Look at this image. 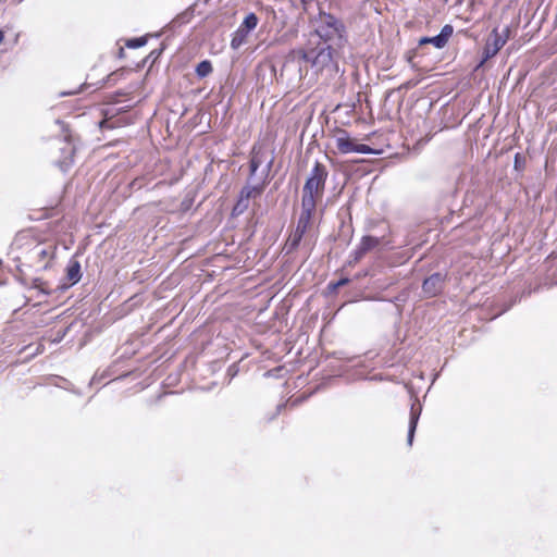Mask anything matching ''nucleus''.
<instances>
[{
  "instance_id": "21",
  "label": "nucleus",
  "mask_w": 557,
  "mask_h": 557,
  "mask_svg": "<svg viewBox=\"0 0 557 557\" xmlns=\"http://www.w3.org/2000/svg\"><path fill=\"white\" fill-rule=\"evenodd\" d=\"M146 42H147V39L145 37H138V38H133V39L128 40L126 46L128 48H139V47L145 46Z\"/></svg>"
},
{
  "instance_id": "5",
  "label": "nucleus",
  "mask_w": 557,
  "mask_h": 557,
  "mask_svg": "<svg viewBox=\"0 0 557 557\" xmlns=\"http://www.w3.org/2000/svg\"><path fill=\"white\" fill-rule=\"evenodd\" d=\"M509 29H504V34H499L497 29H494L491 34L488 41L486 42L484 53L485 59L494 57L506 44L508 39Z\"/></svg>"
},
{
  "instance_id": "26",
  "label": "nucleus",
  "mask_w": 557,
  "mask_h": 557,
  "mask_svg": "<svg viewBox=\"0 0 557 557\" xmlns=\"http://www.w3.org/2000/svg\"><path fill=\"white\" fill-rule=\"evenodd\" d=\"M300 1H301L302 4L306 5V4L310 3V2H312L313 0H300Z\"/></svg>"
},
{
  "instance_id": "10",
  "label": "nucleus",
  "mask_w": 557,
  "mask_h": 557,
  "mask_svg": "<svg viewBox=\"0 0 557 557\" xmlns=\"http://www.w3.org/2000/svg\"><path fill=\"white\" fill-rule=\"evenodd\" d=\"M420 413H421V406L413 404L411 406L410 419H409V428H408V436H407L408 445H412L414 432H416L417 424H418V421L420 418Z\"/></svg>"
},
{
  "instance_id": "6",
  "label": "nucleus",
  "mask_w": 557,
  "mask_h": 557,
  "mask_svg": "<svg viewBox=\"0 0 557 557\" xmlns=\"http://www.w3.org/2000/svg\"><path fill=\"white\" fill-rule=\"evenodd\" d=\"M379 245H380L379 238L373 237V236H363L361 238L358 247L354 250V252L351 255L352 259L349 260V264L354 265V264L358 263L367 252L371 251Z\"/></svg>"
},
{
  "instance_id": "24",
  "label": "nucleus",
  "mask_w": 557,
  "mask_h": 557,
  "mask_svg": "<svg viewBox=\"0 0 557 557\" xmlns=\"http://www.w3.org/2000/svg\"><path fill=\"white\" fill-rule=\"evenodd\" d=\"M347 283H348V278H342V280H339L337 283H335V284L333 285V287H334V288H337V287L343 286V285H345V284H347Z\"/></svg>"
},
{
  "instance_id": "1",
  "label": "nucleus",
  "mask_w": 557,
  "mask_h": 557,
  "mask_svg": "<svg viewBox=\"0 0 557 557\" xmlns=\"http://www.w3.org/2000/svg\"><path fill=\"white\" fill-rule=\"evenodd\" d=\"M327 175L329 172L325 165H323L320 162H315L302 187V202H306L308 205L310 202L317 206V202L323 196Z\"/></svg>"
},
{
  "instance_id": "16",
  "label": "nucleus",
  "mask_w": 557,
  "mask_h": 557,
  "mask_svg": "<svg viewBox=\"0 0 557 557\" xmlns=\"http://www.w3.org/2000/svg\"><path fill=\"white\" fill-rule=\"evenodd\" d=\"M248 34L239 28L234 33V36L231 41V47L233 49H238L247 39Z\"/></svg>"
},
{
  "instance_id": "7",
  "label": "nucleus",
  "mask_w": 557,
  "mask_h": 557,
  "mask_svg": "<svg viewBox=\"0 0 557 557\" xmlns=\"http://www.w3.org/2000/svg\"><path fill=\"white\" fill-rule=\"evenodd\" d=\"M445 275L437 272L429 277H426L423 282L422 288L425 295L433 297L442 292L444 287Z\"/></svg>"
},
{
  "instance_id": "11",
  "label": "nucleus",
  "mask_w": 557,
  "mask_h": 557,
  "mask_svg": "<svg viewBox=\"0 0 557 557\" xmlns=\"http://www.w3.org/2000/svg\"><path fill=\"white\" fill-rule=\"evenodd\" d=\"M66 277L71 285L76 284L81 277V264L77 260L72 259L66 267Z\"/></svg>"
},
{
  "instance_id": "8",
  "label": "nucleus",
  "mask_w": 557,
  "mask_h": 557,
  "mask_svg": "<svg viewBox=\"0 0 557 557\" xmlns=\"http://www.w3.org/2000/svg\"><path fill=\"white\" fill-rule=\"evenodd\" d=\"M54 255L52 245L36 244L28 252L29 260H38L42 262V267L47 265V260H51Z\"/></svg>"
},
{
  "instance_id": "22",
  "label": "nucleus",
  "mask_w": 557,
  "mask_h": 557,
  "mask_svg": "<svg viewBox=\"0 0 557 557\" xmlns=\"http://www.w3.org/2000/svg\"><path fill=\"white\" fill-rule=\"evenodd\" d=\"M453 35V27L450 25H445L441 33L438 34L440 37H443V42L446 46L449 37Z\"/></svg>"
},
{
  "instance_id": "14",
  "label": "nucleus",
  "mask_w": 557,
  "mask_h": 557,
  "mask_svg": "<svg viewBox=\"0 0 557 557\" xmlns=\"http://www.w3.org/2000/svg\"><path fill=\"white\" fill-rule=\"evenodd\" d=\"M264 185H265L264 182L260 185H255V186L247 185L242 189L240 196H243L244 198H246L248 200L252 197L256 198L262 194V191L264 189Z\"/></svg>"
},
{
  "instance_id": "23",
  "label": "nucleus",
  "mask_w": 557,
  "mask_h": 557,
  "mask_svg": "<svg viewBox=\"0 0 557 557\" xmlns=\"http://www.w3.org/2000/svg\"><path fill=\"white\" fill-rule=\"evenodd\" d=\"M73 163V160L70 159V160H64V161H61L59 163V166L61 168V170L65 171L71 164Z\"/></svg>"
},
{
  "instance_id": "19",
  "label": "nucleus",
  "mask_w": 557,
  "mask_h": 557,
  "mask_svg": "<svg viewBox=\"0 0 557 557\" xmlns=\"http://www.w3.org/2000/svg\"><path fill=\"white\" fill-rule=\"evenodd\" d=\"M262 162H263V159L260 153L256 152L252 154V157L250 159V163H249L251 176H253L256 174L257 170L260 168Z\"/></svg>"
},
{
  "instance_id": "12",
  "label": "nucleus",
  "mask_w": 557,
  "mask_h": 557,
  "mask_svg": "<svg viewBox=\"0 0 557 557\" xmlns=\"http://www.w3.org/2000/svg\"><path fill=\"white\" fill-rule=\"evenodd\" d=\"M305 234H306L305 231L296 227V230L294 231L293 234H290V236L288 237V239L285 244V247L288 252L295 250L298 247V245L300 244Z\"/></svg>"
},
{
  "instance_id": "17",
  "label": "nucleus",
  "mask_w": 557,
  "mask_h": 557,
  "mask_svg": "<svg viewBox=\"0 0 557 557\" xmlns=\"http://www.w3.org/2000/svg\"><path fill=\"white\" fill-rule=\"evenodd\" d=\"M419 44L420 45L432 44L437 49H442L445 47V45L443 42V37H440L438 35H436L434 37H422L419 40Z\"/></svg>"
},
{
  "instance_id": "9",
  "label": "nucleus",
  "mask_w": 557,
  "mask_h": 557,
  "mask_svg": "<svg viewBox=\"0 0 557 557\" xmlns=\"http://www.w3.org/2000/svg\"><path fill=\"white\" fill-rule=\"evenodd\" d=\"M315 208L317 206H314L313 203L309 202L308 205L301 201V213L297 222V228L307 232V230L311 225V219L313 213L315 212Z\"/></svg>"
},
{
  "instance_id": "3",
  "label": "nucleus",
  "mask_w": 557,
  "mask_h": 557,
  "mask_svg": "<svg viewBox=\"0 0 557 557\" xmlns=\"http://www.w3.org/2000/svg\"><path fill=\"white\" fill-rule=\"evenodd\" d=\"M317 34L324 41L342 39L345 32L343 23L334 15L320 13L318 20Z\"/></svg>"
},
{
  "instance_id": "20",
  "label": "nucleus",
  "mask_w": 557,
  "mask_h": 557,
  "mask_svg": "<svg viewBox=\"0 0 557 557\" xmlns=\"http://www.w3.org/2000/svg\"><path fill=\"white\" fill-rule=\"evenodd\" d=\"M249 200L239 195V199L233 208L234 214H242L248 209Z\"/></svg>"
},
{
  "instance_id": "13",
  "label": "nucleus",
  "mask_w": 557,
  "mask_h": 557,
  "mask_svg": "<svg viewBox=\"0 0 557 557\" xmlns=\"http://www.w3.org/2000/svg\"><path fill=\"white\" fill-rule=\"evenodd\" d=\"M305 234H306L305 231L296 227V230L294 231L293 234H290V236L288 237V239L285 244V247L288 252L295 250L298 247V245L300 244Z\"/></svg>"
},
{
  "instance_id": "2",
  "label": "nucleus",
  "mask_w": 557,
  "mask_h": 557,
  "mask_svg": "<svg viewBox=\"0 0 557 557\" xmlns=\"http://www.w3.org/2000/svg\"><path fill=\"white\" fill-rule=\"evenodd\" d=\"M297 53L305 62L310 63L317 72L336 69L330 46H321L309 51L299 50Z\"/></svg>"
},
{
  "instance_id": "18",
  "label": "nucleus",
  "mask_w": 557,
  "mask_h": 557,
  "mask_svg": "<svg viewBox=\"0 0 557 557\" xmlns=\"http://www.w3.org/2000/svg\"><path fill=\"white\" fill-rule=\"evenodd\" d=\"M212 72V65L209 61H201L197 67L196 73L199 77H206Z\"/></svg>"
},
{
  "instance_id": "15",
  "label": "nucleus",
  "mask_w": 557,
  "mask_h": 557,
  "mask_svg": "<svg viewBox=\"0 0 557 557\" xmlns=\"http://www.w3.org/2000/svg\"><path fill=\"white\" fill-rule=\"evenodd\" d=\"M259 23V18L255 13H249L244 18L243 23L239 25V29L244 30L245 33L249 34L251 30H253Z\"/></svg>"
},
{
  "instance_id": "4",
  "label": "nucleus",
  "mask_w": 557,
  "mask_h": 557,
  "mask_svg": "<svg viewBox=\"0 0 557 557\" xmlns=\"http://www.w3.org/2000/svg\"><path fill=\"white\" fill-rule=\"evenodd\" d=\"M336 148L341 153L347 154L351 152L369 154L373 150L368 145L358 144L349 137L345 131H341L335 138Z\"/></svg>"
},
{
  "instance_id": "25",
  "label": "nucleus",
  "mask_w": 557,
  "mask_h": 557,
  "mask_svg": "<svg viewBox=\"0 0 557 557\" xmlns=\"http://www.w3.org/2000/svg\"><path fill=\"white\" fill-rule=\"evenodd\" d=\"M271 165H272V160L269 161V163L267 164V168H265V172L268 173L271 169Z\"/></svg>"
}]
</instances>
